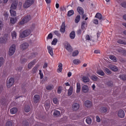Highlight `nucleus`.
I'll return each instance as SVG.
<instances>
[{"label": "nucleus", "instance_id": "obj_1", "mask_svg": "<svg viewBox=\"0 0 126 126\" xmlns=\"http://www.w3.org/2000/svg\"><path fill=\"white\" fill-rule=\"evenodd\" d=\"M18 1H15L13 3L10 5V10L9 11L10 13V16H16V11H15V9L17 8Z\"/></svg>", "mask_w": 126, "mask_h": 126}, {"label": "nucleus", "instance_id": "obj_2", "mask_svg": "<svg viewBox=\"0 0 126 126\" xmlns=\"http://www.w3.org/2000/svg\"><path fill=\"white\" fill-rule=\"evenodd\" d=\"M32 20V17L30 15H27L25 17H23L21 21L18 23V25H24V24L29 23Z\"/></svg>", "mask_w": 126, "mask_h": 126}, {"label": "nucleus", "instance_id": "obj_3", "mask_svg": "<svg viewBox=\"0 0 126 126\" xmlns=\"http://www.w3.org/2000/svg\"><path fill=\"white\" fill-rule=\"evenodd\" d=\"M34 3V0H26L25 2L23 4V8H29Z\"/></svg>", "mask_w": 126, "mask_h": 126}, {"label": "nucleus", "instance_id": "obj_4", "mask_svg": "<svg viewBox=\"0 0 126 126\" xmlns=\"http://www.w3.org/2000/svg\"><path fill=\"white\" fill-rule=\"evenodd\" d=\"M31 34V30H26L19 34V37L22 38H26Z\"/></svg>", "mask_w": 126, "mask_h": 126}, {"label": "nucleus", "instance_id": "obj_5", "mask_svg": "<svg viewBox=\"0 0 126 126\" xmlns=\"http://www.w3.org/2000/svg\"><path fill=\"white\" fill-rule=\"evenodd\" d=\"M15 51H16V46L13 44L9 48V51H8V55L10 56L13 55L15 53Z\"/></svg>", "mask_w": 126, "mask_h": 126}, {"label": "nucleus", "instance_id": "obj_6", "mask_svg": "<svg viewBox=\"0 0 126 126\" xmlns=\"http://www.w3.org/2000/svg\"><path fill=\"white\" fill-rule=\"evenodd\" d=\"M14 78H10L9 80H7L6 86L7 88H10L14 85Z\"/></svg>", "mask_w": 126, "mask_h": 126}, {"label": "nucleus", "instance_id": "obj_7", "mask_svg": "<svg viewBox=\"0 0 126 126\" xmlns=\"http://www.w3.org/2000/svg\"><path fill=\"white\" fill-rule=\"evenodd\" d=\"M38 101H40V95H34V97H33V102L34 103L36 104L38 103Z\"/></svg>", "mask_w": 126, "mask_h": 126}, {"label": "nucleus", "instance_id": "obj_8", "mask_svg": "<svg viewBox=\"0 0 126 126\" xmlns=\"http://www.w3.org/2000/svg\"><path fill=\"white\" fill-rule=\"evenodd\" d=\"M80 90H81V92H83L84 93H88L89 91V88L87 85H84L81 87Z\"/></svg>", "mask_w": 126, "mask_h": 126}, {"label": "nucleus", "instance_id": "obj_9", "mask_svg": "<svg viewBox=\"0 0 126 126\" xmlns=\"http://www.w3.org/2000/svg\"><path fill=\"white\" fill-rule=\"evenodd\" d=\"M7 39V34H5V35H3V37L0 38V43L1 44H4L6 43Z\"/></svg>", "mask_w": 126, "mask_h": 126}, {"label": "nucleus", "instance_id": "obj_10", "mask_svg": "<svg viewBox=\"0 0 126 126\" xmlns=\"http://www.w3.org/2000/svg\"><path fill=\"white\" fill-rule=\"evenodd\" d=\"M29 43L25 42L21 44V46H20V48H21V49L23 50H25L27 49L28 48H29Z\"/></svg>", "mask_w": 126, "mask_h": 126}, {"label": "nucleus", "instance_id": "obj_11", "mask_svg": "<svg viewBox=\"0 0 126 126\" xmlns=\"http://www.w3.org/2000/svg\"><path fill=\"white\" fill-rule=\"evenodd\" d=\"M118 116L120 118L123 119L124 118L125 116H126V114L124 113V111L123 110H120L118 112Z\"/></svg>", "mask_w": 126, "mask_h": 126}, {"label": "nucleus", "instance_id": "obj_12", "mask_svg": "<svg viewBox=\"0 0 126 126\" xmlns=\"http://www.w3.org/2000/svg\"><path fill=\"white\" fill-rule=\"evenodd\" d=\"M64 48H65L68 52H71L72 51V48L71 47V46L70 45V44L69 43L67 42L65 43V44L64 45Z\"/></svg>", "mask_w": 126, "mask_h": 126}, {"label": "nucleus", "instance_id": "obj_13", "mask_svg": "<svg viewBox=\"0 0 126 126\" xmlns=\"http://www.w3.org/2000/svg\"><path fill=\"white\" fill-rule=\"evenodd\" d=\"M65 32V24L64 22H62V24L61 25V27L60 28V32L62 33H64Z\"/></svg>", "mask_w": 126, "mask_h": 126}, {"label": "nucleus", "instance_id": "obj_14", "mask_svg": "<svg viewBox=\"0 0 126 126\" xmlns=\"http://www.w3.org/2000/svg\"><path fill=\"white\" fill-rule=\"evenodd\" d=\"M79 107L80 106L79 104L78 103H75L72 104V110H73V111H76L77 110L79 109Z\"/></svg>", "mask_w": 126, "mask_h": 126}, {"label": "nucleus", "instance_id": "obj_15", "mask_svg": "<svg viewBox=\"0 0 126 126\" xmlns=\"http://www.w3.org/2000/svg\"><path fill=\"white\" fill-rule=\"evenodd\" d=\"M87 27V22L83 21L81 22V29L83 30H86V28Z\"/></svg>", "mask_w": 126, "mask_h": 126}, {"label": "nucleus", "instance_id": "obj_16", "mask_svg": "<svg viewBox=\"0 0 126 126\" xmlns=\"http://www.w3.org/2000/svg\"><path fill=\"white\" fill-rule=\"evenodd\" d=\"M35 61L33 60L31 62V63H29V64L27 65V68H29V69H31L32 67H33V65L35 64Z\"/></svg>", "mask_w": 126, "mask_h": 126}, {"label": "nucleus", "instance_id": "obj_17", "mask_svg": "<svg viewBox=\"0 0 126 126\" xmlns=\"http://www.w3.org/2000/svg\"><path fill=\"white\" fill-rule=\"evenodd\" d=\"M85 106L87 108H90V107H92V102L89 100H86L85 101Z\"/></svg>", "mask_w": 126, "mask_h": 126}, {"label": "nucleus", "instance_id": "obj_18", "mask_svg": "<svg viewBox=\"0 0 126 126\" xmlns=\"http://www.w3.org/2000/svg\"><path fill=\"white\" fill-rule=\"evenodd\" d=\"M77 12L80 15L84 14V9L81 7H77Z\"/></svg>", "mask_w": 126, "mask_h": 126}, {"label": "nucleus", "instance_id": "obj_19", "mask_svg": "<svg viewBox=\"0 0 126 126\" xmlns=\"http://www.w3.org/2000/svg\"><path fill=\"white\" fill-rule=\"evenodd\" d=\"M69 37H70V39H74V37H76V33L75 32H74V31H72L71 32H70Z\"/></svg>", "mask_w": 126, "mask_h": 126}, {"label": "nucleus", "instance_id": "obj_20", "mask_svg": "<svg viewBox=\"0 0 126 126\" xmlns=\"http://www.w3.org/2000/svg\"><path fill=\"white\" fill-rule=\"evenodd\" d=\"M17 108L14 107L13 108L10 109V114L11 115L15 114L16 113H17Z\"/></svg>", "mask_w": 126, "mask_h": 126}, {"label": "nucleus", "instance_id": "obj_21", "mask_svg": "<svg viewBox=\"0 0 126 126\" xmlns=\"http://www.w3.org/2000/svg\"><path fill=\"white\" fill-rule=\"evenodd\" d=\"M48 52H49V54H50L51 57L53 56V50H52V47H51L50 46H48Z\"/></svg>", "mask_w": 126, "mask_h": 126}, {"label": "nucleus", "instance_id": "obj_22", "mask_svg": "<svg viewBox=\"0 0 126 126\" xmlns=\"http://www.w3.org/2000/svg\"><path fill=\"white\" fill-rule=\"evenodd\" d=\"M119 78L120 79L122 80L123 81H126V74H121L119 75Z\"/></svg>", "mask_w": 126, "mask_h": 126}, {"label": "nucleus", "instance_id": "obj_23", "mask_svg": "<svg viewBox=\"0 0 126 126\" xmlns=\"http://www.w3.org/2000/svg\"><path fill=\"white\" fill-rule=\"evenodd\" d=\"M110 69L114 72H116L117 71V70H118L117 69V67L114 65H110Z\"/></svg>", "mask_w": 126, "mask_h": 126}, {"label": "nucleus", "instance_id": "obj_24", "mask_svg": "<svg viewBox=\"0 0 126 126\" xmlns=\"http://www.w3.org/2000/svg\"><path fill=\"white\" fill-rule=\"evenodd\" d=\"M80 83H77V90L76 91V93H79L80 92V90L81 89Z\"/></svg>", "mask_w": 126, "mask_h": 126}, {"label": "nucleus", "instance_id": "obj_25", "mask_svg": "<svg viewBox=\"0 0 126 126\" xmlns=\"http://www.w3.org/2000/svg\"><path fill=\"white\" fill-rule=\"evenodd\" d=\"M96 73L97 74H98V75L101 76H103L104 75H105V73H104V71L101 70H97Z\"/></svg>", "mask_w": 126, "mask_h": 126}, {"label": "nucleus", "instance_id": "obj_26", "mask_svg": "<svg viewBox=\"0 0 126 126\" xmlns=\"http://www.w3.org/2000/svg\"><path fill=\"white\" fill-rule=\"evenodd\" d=\"M53 116L56 117H58L60 116V111L58 110H54V112H53Z\"/></svg>", "mask_w": 126, "mask_h": 126}, {"label": "nucleus", "instance_id": "obj_27", "mask_svg": "<svg viewBox=\"0 0 126 126\" xmlns=\"http://www.w3.org/2000/svg\"><path fill=\"white\" fill-rule=\"evenodd\" d=\"M100 110L101 113H106V112H107V108L105 107H100Z\"/></svg>", "mask_w": 126, "mask_h": 126}, {"label": "nucleus", "instance_id": "obj_28", "mask_svg": "<svg viewBox=\"0 0 126 126\" xmlns=\"http://www.w3.org/2000/svg\"><path fill=\"white\" fill-rule=\"evenodd\" d=\"M17 21V18H10V23L11 24H14Z\"/></svg>", "mask_w": 126, "mask_h": 126}, {"label": "nucleus", "instance_id": "obj_29", "mask_svg": "<svg viewBox=\"0 0 126 126\" xmlns=\"http://www.w3.org/2000/svg\"><path fill=\"white\" fill-rule=\"evenodd\" d=\"M83 82L85 83L89 82V78L87 76H83Z\"/></svg>", "mask_w": 126, "mask_h": 126}, {"label": "nucleus", "instance_id": "obj_30", "mask_svg": "<svg viewBox=\"0 0 126 126\" xmlns=\"http://www.w3.org/2000/svg\"><path fill=\"white\" fill-rule=\"evenodd\" d=\"M117 43L120 44L126 45V41L120 39L116 41Z\"/></svg>", "mask_w": 126, "mask_h": 126}, {"label": "nucleus", "instance_id": "obj_31", "mask_svg": "<svg viewBox=\"0 0 126 126\" xmlns=\"http://www.w3.org/2000/svg\"><path fill=\"white\" fill-rule=\"evenodd\" d=\"M30 109H31V108L30 107V106L26 105L25 106V107L24 108V111L26 113H29V112H30Z\"/></svg>", "mask_w": 126, "mask_h": 126}, {"label": "nucleus", "instance_id": "obj_32", "mask_svg": "<svg viewBox=\"0 0 126 126\" xmlns=\"http://www.w3.org/2000/svg\"><path fill=\"white\" fill-rule=\"evenodd\" d=\"M72 87H70L69 90H68V96H70L72 94Z\"/></svg>", "mask_w": 126, "mask_h": 126}, {"label": "nucleus", "instance_id": "obj_33", "mask_svg": "<svg viewBox=\"0 0 126 126\" xmlns=\"http://www.w3.org/2000/svg\"><path fill=\"white\" fill-rule=\"evenodd\" d=\"M95 18L98 19L99 20H101V18H102L101 14L99 13H96V15H95Z\"/></svg>", "mask_w": 126, "mask_h": 126}, {"label": "nucleus", "instance_id": "obj_34", "mask_svg": "<svg viewBox=\"0 0 126 126\" xmlns=\"http://www.w3.org/2000/svg\"><path fill=\"white\" fill-rule=\"evenodd\" d=\"M80 21V15H78L76 17V19H75V23L77 24L78 23H79Z\"/></svg>", "mask_w": 126, "mask_h": 126}, {"label": "nucleus", "instance_id": "obj_35", "mask_svg": "<svg viewBox=\"0 0 126 126\" xmlns=\"http://www.w3.org/2000/svg\"><path fill=\"white\" fill-rule=\"evenodd\" d=\"M38 68V67H37V66H34L33 69H32V73H33V74L36 73V72H37Z\"/></svg>", "mask_w": 126, "mask_h": 126}, {"label": "nucleus", "instance_id": "obj_36", "mask_svg": "<svg viewBox=\"0 0 126 126\" xmlns=\"http://www.w3.org/2000/svg\"><path fill=\"white\" fill-rule=\"evenodd\" d=\"M46 90L50 91L53 89V85H49L46 87Z\"/></svg>", "mask_w": 126, "mask_h": 126}, {"label": "nucleus", "instance_id": "obj_37", "mask_svg": "<svg viewBox=\"0 0 126 126\" xmlns=\"http://www.w3.org/2000/svg\"><path fill=\"white\" fill-rule=\"evenodd\" d=\"M73 64L78 65V64H79V63H80V61L78 59H75V60H73Z\"/></svg>", "mask_w": 126, "mask_h": 126}, {"label": "nucleus", "instance_id": "obj_38", "mask_svg": "<svg viewBox=\"0 0 126 126\" xmlns=\"http://www.w3.org/2000/svg\"><path fill=\"white\" fill-rule=\"evenodd\" d=\"M78 54H79V51L78 50H75L72 53V57H76L78 56Z\"/></svg>", "mask_w": 126, "mask_h": 126}, {"label": "nucleus", "instance_id": "obj_39", "mask_svg": "<svg viewBox=\"0 0 126 126\" xmlns=\"http://www.w3.org/2000/svg\"><path fill=\"white\" fill-rule=\"evenodd\" d=\"M58 72H61L62 71V63H59V65L58 66Z\"/></svg>", "mask_w": 126, "mask_h": 126}, {"label": "nucleus", "instance_id": "obj_40", "mask_svg": "<svg viewBox=\"0 0 126 126\" xmlns=\"http://www.w3.org/2000/svg\"><path fill=\"white\" fill-rule=\"evenodd\" d=\"M86 123H87L88 125L92 124V119L90 118H87L86 119Z\"/></svg>", "mask_w": 126, "mask_h": 126}, {"label": "nucleus", "instance_id": "obj_41", "mask_svg": "<svg viewBox=\"0 0 126 126\" xmlns=\"http://www.w3.org/2000/svg\"><path fill=\"white\" fill-rule=\"evenodd\" d=\"M57 43H58V39L54 38V39H53V40L51 42V45H57Z\"/></svg>", "mask_w": 126, "mask_h": 126}, {"label": "nucleus", "instance_id": "obj_42", "mask_svg": "<svg viewBox=\"0 0 126 126\" xmlns=\"http://www.w3.org/2000/svg\"><path fill=\"white\" fill-rule=\"evenodd\" d=\"M85 31H86V30H83L81 29L78 30L77 31V35H80L81 34V32H85Z\"/></svg>", "mask_w": 126, "mask_h": 126}, {"label": "nucleus", "instance_id": "obj_43", "mask_svg": "<svg viewBox=\"0 0 126 126\" xmlns=\"http://www.w3.org/2000/svg\"><path fill=\"white\" fill-rule=\"evenodd\" d=\"M52 101H53V103H54V104H58L59 103V101L58 100V98H53V99H52Z\"/></svg>", "mask_w": 126, "mask_h": 126}, {"label": "nucleus", "instance_id": "obj_44", "mask_svg": "<svg viewBox=\"0 0 126 126\" xmlns=\"http://www.w3.org/2000/svg\"><path fill=\"white\" fill-rule=\"evenodd\" d=\"M110 59H111V60L114 61V62H116V57H115V56H110Z\"/></svg>", "mask_w": 126, "mask_h": 126}, {"label": "nucleus", "instance_id": "obj_45", "mask_svg": "<svg viewBox=\"0 0 126 126\" xmlns=\"http://www.w3.org/2000/svg\"><path fill=\"white\" fill-rule=\"evenodd\" d=\"M11 38L14 39H16V32H11Z\"/></svg>", "mask_w": 126, "mask_h": 126}, {"label": "nucleus", "instance_id": "obj_46", "mask_svg": "<svg viewBox=\"0 0 126 126\" xmlns=\"http://www.w3.org/2000/svg\"><path fill=\"white\" fill-rule=\"evenodd\" d=\"M73 15V10H70L69 11H68V16L70 17L72 16Z\"/></svg>", "mask_w": 126, "mask_h": 126}, {"label": "nucleus", "instance_id": "obj_47", "mask_svg": "<svg viewBox=\"0 0 126 126\" xmlns=\"http://www.w3.org/2000/svg\"><path fill=\"white\" fill-rule=\"evenodd\" d=\"M3 64V58L0 57V67Z\"/></svg>", "mask_w": 126, "mask_h": 126}, {"label": "nucleus", "instance_id": "obj_48", "mask_svg": "<svg viewBox=\"0 0 126 126\" xmlns=\"http://www.w3.org/2000/svg\"><path fill=\"white\" fill-rule=\"evenodd\" d=\"M53 37V36L52 35V33H50V34L48 35V37H46V39H48V40L51 39H52Z\"/></svg>", "mask_w": 126, "mask_h": 126}, {"label": "nucleus", "instance_id": "obj_49", "mask_svg": "<svg viewBox=\"0 0 126 126\" xmlns=\"http://www.w3.org/2000/svg\"><path fill=\"white\" fill-rule=\"evenodd\" d=\"M105 72H106V73L108 74H112V72H111V70H110L108 68H105Z\"/></svg>", "mask_w": 126, "mask_h": 126}, {"label": "nucleus", "instance_id": "obj_50", "mask_svg": "<svg viewBox=\"0 0 126 126\" xmlns=\"http://www.w3.org/2000/svg\"><path fill=\"white\" fill-rule=\"evenodd\" d=\"M80 15H82L81 18L83 19H85V21H87L88 19V17H86V15L85 14H80Z\"/></svg>", "mask_w": 126, "mask_h": 126}, {"label": "nucleus", "instance_id": "obj_51", "mask_svg": "<svg viewBox=\"0 0 126 126\" xmlns=\"http://www.w3.org/2000/svg\"><path fill=\"white\" fill-rule=\"evenodd\" d=\"M98 79V78L95 75L92 76V80L94 81H96Z\"/></svg>", "mask_w": 126, "mask_h": 126}, {"label": "nucleus", "instance_id": "obj_52", "mask_svg": "<svg viewBox=\"0 0 126 126\" xmlns=\"http://www.w3.org/2000/svg\"><path fill=\"white\" fill-rule=\"evenodd\" d=\"M106 84L108 87H112L113 86V82L112 81H108L106 83Z\"/></svg>", "mask_w": 126, "mask_h": 126}, {"label": "nucleus", "instance_id": "obj_53", "mask_svg": "<svg viewBox=\"0 0 126 126\" xmlns=\"http://www.w3.org/2000/svg\"><path fill=\"white\" fill-rule=\"evenodd\" d=\"M53 33H54V34L57 35V36H58V37L60 36V35H61L60 33H59V31H54Z\"/></svg>", "mask_w": 126, "mask_h": 126}, {"label": "nucleus", "instance_id": "obj_54", "mask_svg": "<svg viewBox=\"0 0 126 126\" xmlns=\"http://www.w3.org/2000/svg\"><path fill=\"white\" fill-rule=\"evenodd\" d=\"M23 125H24V126H29V122L26 120L23 121Z\"/></svg>", "mask_w": 126, "mask_h": 126}, {"label": "nucleus", "instance_id": "obj_55", "mask_svg": "<svg viewBox=\"0 0 126 126\" xmlns=\"http://www.w3.org/2000/svg\"><path fill=\"white\" fill-rule=\"evenodd\" d=\"M38 74H40V79H43V73H42L41 70L38 71Z\"/></svg>", "mask_w": 126, "mask_h": 126}, {"label": "nucleus", "instance_id": "obj_56", "mask_svg": "<svg viewBox=\"0 0 126 126\" xmlns=\"http://www.w3.org/2000/svg\"><path fill=\"white\" fill-rule=\"evenodd\" d=\"M45 106L47 107H50V101L46 100V101H45Z\"/></svg>", "mask_w": 126, "mask_h": 126}, {"label": "nucleus", "instance_id": "obj_57", "mask_svg": "<svg viewBox=\"0 0 126 126\" xmlns=\"http://www.w3.org/2000/svg\"><path fill=\"white\" fill-rule=\"evenodd\" d=\"M121 6L124 8H126V2L124 1L123 3H121Z\"/></svg>", "mask_w": 126, "mask_h": 126}, {"label": "nucleus", "instance_id": "obj_58", "mask_svg": "<svg viewBox=\"0 0 126 126\" xmlns=\"http://www.w3.org/2000/svg\"><path fill=\"white\" fill-rule=\"evenodd\" d=\"M6 126H12L11 122L8 121L6 123Z\"/></svg>", "mask_w": 126, "mask_h": 126}, {"label": "nucleus", "instance_id": "obj_59", "mask_svg": "<svg viewBox=\"0 0 126 126\" xmlns=\"http://www.w3.org/2000/svg\"><path fill=\"white\" fill-rule=\"evenodd\" d=\"M27 61V60L26 59H21V63H26Z\"/></svg>", "mask_w": 126, "mask_h": 126}, {"label": "nucleus", "instance_id": "obj_60", "mask_svg": "<svg viewBox=\"0 0 126 126\" xmlns=\"http://www.w3.org/2000/svg\"><path fill=\"white\" fill-rule=\"evenodd\" d=\"M96 122L98 123L100 122V119L99 118V117L98 116H96Z\"/></svg>", "mask_w": 126, "mask_h": 126}, {"label": "nucleus", "instance_id": "obj_61", "mask_svg": "<svg viewBox=\"0 0 126 126\" xmlns=\"http://www.w3.org/2000/svg\"><path fill=\"white\" fill-rule=\"evenodd\" d=\"M85 39H86V40L87 41H90V37H89V35H86Z\"/></svg>", "mask_w": 126, "mask_h": 126}, {"label": "nucleus", "instance_id": "obj_62", "mask_svg": "<svg viewBox=\"0 0 126 126\" xmlns=\"http://www.w3.org/2000/svg\"><path fill=\"white\" fill-rule=\"evenodd\" d=\"M2 74H3L2 77H5L7 76V72H6V71H3V72L2 73Z\"/></svg>", "mask_w": 126, "mask_h": 126}, {"label": "nucleus", "instance_id": "obj_63", "mask_svg": "<svg viewBox=\"0 0 126 126\" xmlns=\"http://www.w3.org/2000/svg\"><path fill=\"white\" fill-rule=\"evenodd\" d=\"M93 23H94V24L97 25L98 24V20H97V19L94 20Z\"/></svg>", "mask_w": 126, "mask_h": 126}, {"label": "nucleus", "instance_id": "obj_64", "mask_svg": "<svg viewBox=\"0 0 126 126\" xmlns=\"http://www.w3.org/2000/svg\"><path fill=\"white\" fill-rule=\"evenodd\" d=\"M3 16H5V17H8V13L7 12H3Z\"/></svg>", "mask_w": 126, "mask_h": 126}]
</instances>
